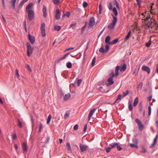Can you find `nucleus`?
<instances>
[{"mask_svg":"<svg viewBox=\"0 0 158 158\" xmlns=\"http://www.w3.org/2000/svg\"><path fill=\"white\" fill-rule=\"evenodd\" d=\"M135 121L138 124L139 130L140 131H142L144 128V126L142 123L141 121L138 118H136Z\"/></svg>","mask_w":158,"mask_h":158,"instance_id":"1","label":"nucleus"},{"mask_svg":"<svg viewBox=\"0 0 158 158\" xmlns=\"http://www.w3.org/2000/svg\"><path fill=\"white\" fill-rule=\"evenodd\" d=\"M28 13V17L30 21L32 20L34 18L35 13L34 11L32 10L27 11Z\"/></svg>","mask_w":158,"mask_h":158,"instance_id":"2","label":"nucleus"},{"mask_svg":"<svg viewBox=\"0 0 158 158\" xmlns=\"http://www.w3.org/2000/svg\"><path fill=\"white\" fill-rule=\"evenodd\" d=\"M95 24V19L94 17H91L89 21L88 28L90 29L93 28Z\"/></svg>","mask_w":158,"mask_h":158,"instance_id":"3","label":"nucleus"},{"mask_svg":"<svg viewBox=\"0 0 158 158\" xmlns=\"http://www.w3.org/2000/svg\"><path fill=\"white\" fill-rule=\"evenodd\" d=\"M27 55L28 56H30L33 52V48L29 43H27Z\"/></svg>","mask_w":158,"mask_h":158,"instance_id":"4","label":"nucleus"},{"mask_svg":"<svg viewBox=\"0 0 158 158\" xmlns=\"http://www.w3.org/2000/svg\"><path fill=\"white\" fill-rule=\"evenodd\" d=\"M45 24L44 23H42L41 26V30L42 36L44 37L46 36L45 29Z\"/></svg>","mask_w":158,"mask_h":158,"instance_id":"5","label":"nucleus"},{"mask_svg":"<svg viewBox=\"0 0 158 158\" xmlns=\"http://www.w3.org/2000/svg\"><path fill=\"white\" fill-rule=\"evenodd\" d=\"M79 147L82 152H84L88 148V146L86 145L82 144H80Z\"/></svg>","mask_w":158,"mask_h":158,"instance_id":"6","label":"nucleus"},{"mask_svg":"<svg viewBox=\"0 0 158 158\" xmlns=\"http://www.w3.org/2000/svg\"><path fill=\"white\" fill-rule=\"evenodd\" d=\"M142 69L147 72L148 74H149L150 72V69L149 67L146 65H143L142 67Z\"/></svg>","mask_w":158,"mask_h":158,"instance_id":"7","label":"nucleus"},{"mask_svg":"<svg viewBox=\"0 0 158 158\" xmlns=\"http://www.w3.org/2000/svg\"><path fill=\"white\" fill-rule=\"evenodd\" d=\"M28 36L29 39L31 43L32 44H33L34 43L35 41V37L31 35L30 34H28Z\"/></svg>","mask_w":158,"mask_h":158,"instance_id":"8","label":"nucleus"},{"mask_svg":"<svg viewBox=\"0 0 158 158\" xmlns=\"http://www.w3.org/2000/svg\"><path fill=\"white\" fill-rule=\"evenodd\" d=\"M112 16L113 17V20L111 24L115 27L116 23L117 22V18L116 17L114 16L113 15H112Z\"/></svg>","mask_w":158,"mask_h":158,"instance_id":"9","label":"nucleus"},{"mask_svg":"<svg viewBox=\"0 0 158 158\" xmlns=\"http://www.w3.org/2000/svg\"><path fill=\"white\" fill-rule=\"evenodd\" d=\"M96 109L95 108H93L92 110H91L89 113V116H88V120H90L91 117L92 116L94 112L96 110Z\"/></svg>","mask_w":158,"mask_h":158,"instance_id":"10","label":"nucleus"},{"mask_svg":"<svg viewBox=\"0 0 158 158\" xmlns=\"http://www.w3.org/2000/svg\"><path fill=\"white\" fill-rule=\"evenodd\" d=\"M60 12L59 9H57L56 10V14L55 15V17L56 19H59L60 18Z\"/></svg>","mask_w":158,"mask_h":158,"instance_id":"11","label":"nucleus"},{"mask_svg":"<svg viewBox=\"0 0 158 158\" xmlns=\"http://www.w3.org/2000/svg\"><path fill=\"white\" fill-rule=\"evenodd\" d=\"M43 15L44 17H46L47 16V8L46 6L44 5L43 6Z\"/></svg>","mask_w":158,"mask_h":158,"instance_id":"12","label":"nucleus"},{"mask_svg":"<svg viewBox=\"0 0 158 158\" xmlns=\"http://www.w3.org/2000/svg\"><path fill=\"white\" fill-rule=\"evenodd\" d=\"M99 51L101 53H106V51L104 48V45L103 43L101 44V47L100 48L99 50Z\"/></svg>","mask_w":158,"mask_h":158,"instance_id":"13","label":"nucleus"},{"mask_svg":"<svg viewBox=\"0 0 158 158\" xmlns=\"http://www.w3.org/2000/svg\"><path fill=\"white\" fill-rule=\"evenodd\" d=\"M22 146L23 150L24 152H26L27 150V143L25 142L23 143Z\"/></svg>","mask_w":158,"mask_h":158,"instance_id":"14","label":"nucleus"},{"mask_svg":"<svg viewBox=\"0 0 158 158\" xmlns=\"http://www.w3.org/2000/svg\"><path fill=\"white\" fill-rule=\"evenodd\" d=\"M158 136V134H157L156 135V137H155V138H154L153 143H152V144L151 145V146L150 147V148H152L153 147H154L156 144V143L157 139Z\"/></svg>","mask_w":158,"mask_h":158,"instance_id":"15","label":"nucleus"},{"mask_svg":"<svg viewBox=\"0 0 158 158\" xmlns=\"http://www.w3.org/2000/svg\"><path fill=\"white\" fill-rule=\"evenodd\" d=\"M113 77L112 76L111 77H110L108 80V81L109 82V84L110 85H112L114 83V81L113 80Z\"/></svg>","mask_w":158,"mask_h":158,"instance_id":"16","label":"nucleus"},{"mask_svg":"<svg viewBox=\"0 0 158 158\" xmlns=\"http://www.w3.org/2000/svg\"><path fill=\"white\" fill-rule=\"evenodd\" d=\"M127 68V65L125 63H124L121 67V68L120 69V71L121 72L123 71L124 72L125 71L126 69Z\"/></svg>","mask_w":158,"mask_h":158,"instance_id":"17","label":"nucleus"},{"mask_svg":"<svg viewBox=\"0 0 158 158\" xmlns=\"http://www.w3.org/2000/svg\"><path fill=\"white\" fill-rule=\"evenodd\" d=\"M69 53H67L66 54H65L64 55V56H63L62 57H61L59 58L58 60V62H60V61L64 59L66 57L68 56V55H69Z\"/></svg>","mask_w":158,"mask_h":158,"instance_id":"18","label":"nucleus"},{"mask_svg":"<svg viewBox=\"0 0 158 158\" xmlns=\"http://www.w3.org/2000/svg\"><path fill=\"white\" fill-rule=\"evenodd\" d=\"M71 97V94L70 93H68L65 95L64 96V101H66L69 99Z\"/></svg>","mask_w":158,"mask_h":158,"instance_id":"19","label":"nucleus"},{"mask_svg":"<svg viewBox=\"0 0 158 158\" xmlns=\"http://www.w3.org/2000/svg\"><path fill=\"white\" fill-rule=\"evenodd\" d=\"M118 145V143H113L109 144V146L111 147L112 149L117 147V146Z\"/></svg>","mask_w":158,"mask_h":158,"instance_id":"20","label":"nucleus"},{"mask_svg":"<svg viewBox=\"0 0 158 158\" xmlns=\"http://www.w3.org/2000/svg\"><path fill=\"white\" fill-rule=\"evenodd\" d=\"M33 5L32 3H29L26 7V11H28L29 10H30V9L31 8V7Z\"/></svg>","mask_w":158,"mask_h":158,"instance_id":"21","label":"nucleus"},{"mask_svg":"<svg viewBox=\"0 0 158 158\" xmlns=\"http://www.w3.org/2000/svg\"><path fill=\"white\" fill-rule=\"evenodd\" d=\"M122 95L121 94H119L118 96L117 97L114 102V103H116V102H119V101H118V100H120L121 98Z\"/></svg>","mask_w":158,"mask_h":158,"instance_id":"22","label":"nucleus"},{"mask_svg":"<svg viewBox=\"0 0 158 158\" xmlns=\"http://www.w3.org/2000/svg\"><path fill=\"white\" fill-rule=\"evenodd\" d=\"M118 41V39H116L112 40L111 41H110L109 43L110 44H114L116 43Z\"/></svg>","mask_w":158,"mask_h":158,"instance_id":"23","label":"nucleus"},{"mask_svg":"<svg viewBox=\"0 0 158 158\" xmlns=\"http://www.w3.org/2000/svg\"><path fill=\"white\" fill-rule=\"evenodd\" d=\"M110 37L109 35H108L106 37L105 40V42L106 43H109L110 42Z\"/></svg>","mask_w":158,"mask_h":158,"instance_id":"24","label":"nucleus"},{"mask_svg":"<svg viewBox=\"0 0 158 158\" xmlns=\"http://www.w3.org/2000/svg\"><path fill=\"white\" fill-rule=\"evenodd\" d=\"M139 101V98L138 97H136L135 99L134 102L133 103V106H135L137 105V103Z\"/></svg>","mask_w":158,"mask_h":158,"instance_id":"25","label":"nucleus"},{"mask_svg":"<svg viewBox=\"0 0 158 158\" xmlns=\"http://www.w3.org/2000/svg\"><path fill=\"white\" fill-rule=\"evenodd\" d=\"M107 7L110 10H111L112 9V4L111 2H109L107 3Z\"/></svg>","mask_w":158,"mask_h":158,"instance_id":"26","label":"nucleus"},{"mask_svg":"<svg viewBox=\"0 0 158 158\" xmlns=\"http://www.w3.org/2000/svg\"><path fill=\"white\" fill-rule=\"evenodd\" d=\"M131 31H129L128 32L127 35L125 37V40H127L130 37L131 35Z\"/></svg>","mask_w":158,"mask_h":158,"instance_id":"27","label":"nucleus"},{"mask_svg":"<svg viewBox=\"0 0 158 158\" xmlns=\"http://www.w3.org/2000/svg\"><path fill=\"white\" fill-rule=\"evenodd\" d=\"M51 118H52L51 115V114H50L48 115V117L47 119V124H49V123H50L51 119Z\"/></svg>","mask_w":158,"mask_h":158,"instance_id":"28","label":"nucleus"},{"mask_svg":"<svg viewBox=\"0 0 158 158\" xmlns=\"http://www.w3.org/2000/svg\"><path fill=\"white\" fill-rule=\"evenodd\" d=\"M143 85V83L142 82H140L138 85V89L141 90L142 88Z\"/></svg>","mask_w":158,"mask_h":158,"instance_id":"29","label":"nucleus"},{"mask_svg":"<svg viewBox=\"0 0 158 158\" xmlns=\"http://www.w3.org/2000/svg\"><path fill=\"white\" fill-rule=\"evenodd\" d=\"M132 141L135 144H137L138 142V140L135 137L132 139Z\"/></svg>","mask_w":158,"mask_h":158,"instance_id":"30","label":"nucleus"},{"mask_svg":"<svg viewBox=\"0 0 158 158\" xmlns=\"http://www.w3.org/2000/svg\"><path fill=\"white\" fill-rule=\"evenodd\" d=\"M145 19V21H147L150 18L151 16L150 15H149V13H147L146 14Z\"/></svg>","mask_w":158,"mask_h":158,"instance_id":"31","label":"nucleus"},{"mask_svg":"<svg viewBox=\"0 0 158 158\" xmlns=\"http://www.w3.org/2000/svg\"><path fill=\"white\" fill-rule=\"evenodd\" d=\"M66 66L68 68H71L72 67V63L71 62H68L66 64Z\"/></svg>","mask_w":158,"mask_h":158,"instance_id":"32","label":"nucleus"},{"mask_svg":"<svg viewBox=\"0 0 158 158\" xmlns=\"http://www.w3.org/2000/svg\"><path fill=\"white\" fill-rule=\"evenodd\" d=\"M61 28L60 26L57 25H56L54 27V29L56 31H59Z\"/></svg>","mask_w":158,"mask_h":158,"instance_id":"33","label":"nucleus"},{"mask_svg":"<svg viewBox=\"0 0 158 158\" xmlns=\"http://www.w3.org/2000/svg\"><path fill=\"white\" fill-rule=\"evenodd\" d=\"M18 126L20 128H21L22 127V123L19 119H18Z\"/></svg>","mask_w":158,"mask_h":158,"instance_id":"34","label":"nucleus"},{"mask_svg":"<svg viewBox=\"0 0 158 158\" xmlns=\"http://www.w3.org/2000/svg\"><path fill=\"white\" fill-rule=\"evenodd\" d=\"M69 113L66 112L64 116V118L65 119H66L68 118L69 115Z\"/></svg>","mask_w":158,"mask_h":158,"instance_id":"35","label":"nucleus"},{"mask_svg":"<svg viewBox=\"0 0 158 158\" xmlns=\"http://www.w3.org/2000/svg\"><path fill=\"white\" fill-rule=\"evenodd\" d=\"M109 49H110V46L108 45V44H107L106 45V46H105V51H106V53L109 50Z\"/></svg>","mask_w":158,"mask_h":158,"instance_id":"36","label":"nucleus"},{"mask_svg":"<svg viewBox=\"0 0 158 158\" xmlns=\"http://www.w3.org/2000/svg\"><path fill=\"white\" fill-rule=\"evenodd\" d=\"M96 61V58L94 57L93 58V60L92 61L91 65L92 66H93L94 65Z\"/></svg>","mask_w":158,"mask_h":158,"instance_id":"37","label":"nucleus"},{"mask_svg":"<svg viewBox=\"0 0 158 158\" xmlns=\"http://www.w3.org/2000/svg\"><path fill=\"white\" fill-rule=\"evenodd\" d=\"M151 44V39H150V40L149 41L146 43L145 45L147 47H149Z\"/></svg>","mask_w":158,"mask_h":158,"instance_id":"38","label":"nucleus"},{"mask_svg":"<svg viewBox=\"0 0 158 158\" xmlns=\"http://www.w3.org/2000/svg\"><path fill=\"white\" fill-rule=\"evenodd\" d=\"M114 4L118 8H119V4L118 3L116 0H114Z\"/></svg>","mask_w":158,"mask_h":158,"instance_id":"39","label":"nucleus"},{"mask_svg":"<svg viewBox=\"0 0 158 158\" xmlns=\"http://www.w3.org/2000/svg\"><path fill=\"white\" fill-rule=\"evenodd\" d=\"M128 93H129V91H128V90H126V92H124V93H123V97H125V96H127V95H128Z\"/></svg>","mask_w":158,"mask_h":158,"instance_id":"40","label":"nucleus"},{"mask_svg":"<svg viewBox=\"0 0 158 158\" xmlns=\"http://www.w3.org/2000/svg\"><path fill=\"white\" fill-rule=\"evenodd\" d=\"M70 13L69 11H67L66 13L65 14L63 15L64 16H67V17H69L70 16Z\"/></svg>","mask_w":158,"mask_h":158,"instance_id":"41","label":"nucleus"},{"mask_svg":"<svg viewBox=\"0 0 158 158\" xmlns=\"http://www.w3.org/2000/svg\"><path fill=\"white\" fill-rule=\"evenodd\" d=\"M112 149V148L111 147H108L106 148V152L107 153H108L110 152V151L111 149Z\"/></svg>","mask_w":158,"mask_h":158,"instance_id":"42","label":"nucleus"},{"mask_svg":"<svg viewBox=\"0 0 158 158\" xmlns=\"http://www.w3.org/2000/svg\"><path fill=\"white\" fill-rule=\"evenodd\" d=\"M54 3L56 5H57L60 2V0H53Z\"/></svg>","mask_w":158,"mask_h":158,"instance_id":"43","label":"nucleus"},{"mask_svg":"<svg viewBox=\"0 0 158 158\" xmlns=\"http://www.w3.org/2000/svg\"><path fill=\"white\" fill-rule=\"evenodd\" d=\"M88 5V3L86 2H84L83 3V6L84 8L86 7Z\"/></svg>","mask_w":158,"mask_h":158,"instance_id":"44","label":"nucleus"},{"mask_svg":"<svg viewBox=\"0 0 158 158\" xmlns=\"http://www.w3.org/2000/svg\"><path fill=\"white\" fill-rule=\"evenodd\" d=\"M148 115H150L151 114V108L150 106H149L148 107Z\"/></svg>","mask_w":158,"mask_h":158,"instance_id":"45","label":"nucleus"},{"mask_svg":"<svg viewBox=\"0 0 158 158\" xmlns=\"http://www.w3.org/2000/svg\"><path fill=\"white\" fill-rule=\"evenodd\" d=\"M118 151H120L122 149V148L119 145V143H118V145H117L116 147Z\"/></svg>","mask_w":158,"mask_h":158,"instance_id":"46","label":"nucleus"},{"mask_svg":"<svg viewBox=\"0 0 158 158\" xmlns=\"http://www.w3.org/2000/svg\"><path fill=\"white\" fill-rule=\"evenodd\" d=\"M129 109L130 111H132L133 110V107L131 103L129 104L128 106Z\"/></svg>","mask_w":158,"mask_h":158,"instance_id":"47","label":"nucleus"},{"mask_svg":"<svg viewBox=\"0 0 158 158\" xmlns=\"http://www.w3.org/2000/svg\"><path fill=\"white\" fill-rule=\"evenodd\" d=\"M114 27L112 25H110L108 26V29L110 30H112L114 28Z\"/></svg>","mask_w":158,"mask_h":158,"instance_id":"48","label":"nucleus"},{"mask_svg":"<svg viewBox=\"0 0 158 158\" xmlns=\"http://www.w3.org/2000/svg\"><path fill=\"white\" fill-rule=\"evenodd\" d=\"M17 135L15 133L13 134L12 139L13 140H15L17 139Z\"/></svg>","mask_w":158,"mask_h":158,"instance_id":"49","label":"nucleus"},{"mask_svg":"<svg viewBox=\"0 0 158 158\" xmlns=\"http://www.w3.org/2000/svg\"><path fill=\"white\" fill-rule=\"evenodd\" d=\"M82 80L81 79H79L77 80V85L78 86H79L80 84L81 83Z\"/></svg>","mask_w":158,"mask_h":158,"instance_id":"50","label":"nucleus"},{"mask_svg":"<svg viewBox=\"0 0 158 158\" xmlns=\"http://www.w3.org/2000/svg\"><path fill=\"white\" fill-rule=\"evenodd\" d=\"M141 152L143 153H145L146 152V149L144 147H142V150L141 151Z\"/></svg>","mask_w":158,"mask_h":158,"instance_id":"51","label":"nucleus"},{"mask_svg":"<svg viewBox=\"0 0 158 158\" xmlns=\"http://www.w3.org/2000/svg\"><path fill=\"white\" fill-rule=\"evenodd\" d=\"M115 73H113L112 75V76H113V77H114L117 76L118 75V72L115 71Z\"/></svg>","mask_w":158,"mask_h":158,"instance_id":"52","label":"nucleus"},{"mask_svg":"<svg viewBox=\"0 0 158 158\" xmlns=\"http://www.w3.org/2000/svg\"><path fill=\"white\" fill-rule=\"evenodd\" d=\"M25 2L23 0H22L19 4V7H22L24 4Z\"/></svg>","mask_w":158,"mask_h":158,"instance_id":"53","label":"nucleus"},{"mask_svg":"<svg viewBox=\"0 0 158 158\" xmlns=\"http://www.w3.org/2000/svg\"><path fill=\"white\" fill-rule=\"evenodd\" d=\"M104 107L103 106L102 107H101L102 108L100 109V110H102V111L104 112H107L108 111L107 110H104Z\"/></svg>","mask_w":158,"mask_h":158,"instance_id":"54","label":"nucleus"},{"mask_svg":"<svg viewBox=\"0 0 158 158\" xmlns=\"http://www.w3.org/2000/svg\"><path fill=\"white\" fill-rule=\"evenodd\" d=\"M136 1L138 5L140 6L141 5V0H136Z\"/></svg>","mask_w":158,"mask_h":158,"instance_id":"55","label":"nucleus"},{"mask_svg":"<svg viewBox=\"0 0 158 158\" xmlns=\"http://www.w3.org/2000/svg\"><path fill=\"white\" fill-rule=\"evenodd\" d=\"M78 125L77 124L75 125L73 127V129L75 130H77L78 128Z\"/></svg>","mask_w":158,"mask_h":158,"instance_id":"56","label":"nucleus"},{"mask_svg":"<svg viewBox=\"0 0 158 158\" xmlns=\"http://www.w3.org/2000/svg\"><path fill=\"white\" fill-rule=\"evenodd\" d=\"M66 145V146L68 148V150H69L71 149V146H70V144L69 143H67Z\"/></svg>","mask_w":158,"mask_h":158,"instance_id":"57","label":"nucleus"},{"mask_svg":"<svg viewBox=\"0 0 158 158\" xmlns=\"http://www.w3.org/2000/svg\"><path fill=\"white\" fill-rule=\"evenodd\" d=\"M102 6L100 4L99 6V13H101L102 11Z\"/></svg>","mask_w":158,"mask_h":158,"instance_id":"58","label":"nucleus"},{"mask_svg":"<svg viewBox=\"0 0 158 158\" xmlns=\"http://www.w3.org/2000/svg\"><path fill=\"white\" fill-rule=\"evenodd\" d=\"M86 25H85L81 29V32L83 33V31L85 30V29L86 28Z\"/></svg>","mask_w":158,"mask_h":158,"instance_id":"59","label":"nucleus"},{"mask_svg":"<svg viewBox=\"0 0 158 158\" xmlns=\"http://www.w3.org/2000/svg\"><path fill=\"white\" fill-rule=\"evenodd\" d=\"M105 30V28H103L101 31V32H100V33L98 34V38L101 35V34H102V33L103 32V31H104Z\"/></svg>","mask_w":158,"mask_h":158,"instance_id":"60","label":"nucleus"},{"mask_svg":"<svg viewBox=\"0 0 158 158\" xmlns=\"http://www.w3.org/2000/svg\"><path fill=\"white\" fill-rule=\"evenodd\" d=\"M87 125L86 124H85L84 126V130H83L84 132H85L87 130Z\"/></svg>","mask_w":158,"mask_h":158,"instance_id":"61","label":"nucleus"},{"mask_svg":"<svg viewBox=\"0 0 158 158\" xmlns=\"http://www.w3.org/2000/svg\"><path fill=\"white\" fill-rule=\"evenodd\" d=\"M139 111L141 112H142L143 110V107L142 106H139Z\"/></svg>","mask_w":158,"mask_h":158,"instance_id":"62","label":"nucleus"},{"mask_svg":"<svg viewBox=\"0 0 158 158\" xmlns=\"http://www.w3.org/2000/svg\"><path fill=\"white\" fill-rule=\"evenodd\" d=\"M129 145H130V146L131 148H133L135 146V144H134V143L132 144L131 143L129 144Z\"/></svg>","mask_w":158,"mask_h":158,"instance_id":"63","label":"nucleus"},{"mask_svg":"<svg viewBox=\"0 0 158 158\" xmlns=\"http://www.w3.org/2000/svg\"><path fill=\"white\" fill-rule=\"evenodd\" d=\"M119 66H117L115 68V71L118 72L119 69Z\"/></svg>","mask_w":158,"mask_h":158,"instance_id":"64","label":"nucleus"}]
</instances>
